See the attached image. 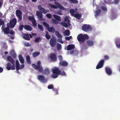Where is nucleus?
<instances>
[{"label": "nucleus", "instance_id": "f8f14e48", "mask_svg": "<svg viewBox=\"0 0 120 120\" xmlns=\"http://www.w3.org/2000/svg\"><path fill=\"white\" fill-rule=\"evenodd\" d=\"M9 28H10V27L7 26V27L5 28L2 30L4 34H9V32L10 30Z\"/></svg>", "mask_w": 120, "mask_h": 120}, {"label": "nucleus", "instance_id": "2f4dec72", "mask_svg": "<svg viewBox=\"0 0 120 120\" xmlns=\"http://www.w3.org/2000/svg\"><path fill=\"white\" fill-rule=\"evenodd\" d=\"M53 16L56 20H57L59 21H61V18L59 16L55 15H54Z\"/></svg>", "mask_w": 120, "mask_h": 120}, {"label": "nucleus", "instance_id": "69168bd1", "mask_svg": "<svg viewBox=\"0 0 120 120\" xmlns=\"http://www.w3.org/2000/svg\"><path fill=\"white\" fill-rule=\"evenodd\" d=\"M56 13L57 14L60 15H62V13L60 11H57L56 12Z\"/></svg>", "mask_w": 120, "mask_h": 120}, {"label": "nucleus", "instance_id": "5fc2aeb1", "mask_svg": "<svg viewBox=\"0 0 120 120\" xmlns=\"http://www.w3.org/2000/svg\"><path fill=\"white\" fill-rule=\"evenodd\" d=\"M101 9L103 11H107V8L105 6H102L101 7Z\"/></svg>", "mask_w": 120, "mask_h": 120}, {"label": "nucleus", "instance_id": "4d7b16f0", "mask_svg": "<svg viewBox=\"0 0 120 120\" xmlns=\"http://www.w3.org/2000/svg\"><path fill=\"white\" fill-rule=\"evenodd\" d=\"M9 34L12 35H13L14 34V32L12 30H9Z\"/></svg>", "mask_w": 120, "mask_h": 120}, {"label": "nucleus", "instance_id": "c03bdc74", "mask_svg": "<svg viewBox=\"0 0 120 120\" xmlns=\"http://www.w3.org/2000/svg\"><path fill=\"white\" fill-rule=\"evenodd\" d=\"M72 3L77 4L78 3V1L77 0H69Z\"/></svg>", "mask_w": 120, "mask_h": 120}, {"label": "nucleus", "instance_id": "72a5a7b5", "mask_svg": "<svg viewBox=\"0 0 120 120\" xmlns=\"http://www.w3.org/2000/svg\"><path fill=\"white\" fill-rule=\"evenodd\" d=\"M48 31L46 32V34L45 35V37L47 39H49L51 38V36L48 34Z\"/></svg>", "mask_w": 120, "mask_h": 120}, {"label": "nucleus", "instance_id": "774afa93", "mask_svg": "<svg viewBox=\"0 0 120 120\" xmlns=\"http://www.w3.org/2000/svg\"><path fill=\"white\" fill-rule=\"evenodd\" d=\"M65 39L67 40H68V41H69L70 39V38H69V37H65Z\"/></svg>", "mask_w": 120, "mask_h": 120}, {"label": "nucleus", "instance_id": "4be33fe9", "mask_svg": "<svg viewBox=\"0 0 120 120\" xmlns=\"http://www.w3.org/2000/svg\"><path fill=\"white\" fill-rule=\"evenodd\" d=\"M42 72L43 74L46 75H49L50 73L49 70L48 68H46L44 70H43Z\"/></svg>", "mask_w": 120, "mask_h": 120}, {"label": "nucleus", "instance_id": "cd10ccee", "mask_svg": "<svg viewBox=\"0 0 120 120\" xmlns=\"http://www.w3.org/2000/svg\"><path fill=\"white\" fill-rule=\"evenodd\" d=\"M40 52H36L32 53V56L34 57H35L39 55Z\"/></svg>", "mask_w": 120, "mask_h": 120}, {"label": "nucleus", "instance_id": "aec40b11", "mask_svg": "<svg viewBox=\"0 0 120 120\" xmlns=\"http://www.w3.org/2000/svg\"><path fill=\"white\" fill-rule=\"evenodd\" d=\"M106 72L109 75H111L112 73V71L111 69L109 67H107L105 68Z\"/></svg>", "mask_w": 120, "mask_h": 120}, {"label": "nucleus", "instance_id": "5701e85b", "mask_svg": "<svg viewBox=\"0 0 120 120\" xmlns=\"http://www.w3.org/2000/svg\"><path fill=\"white\" fill-rule=\"evenodd\" d=\"M59 64L60 65L64 66H67L68 64L67 62L65 61L60 62Z\"/></svg>", "mask_w": 120, "mask_h": 120}, {"label": "nucleus", "instance_id": "13d9d810", "mask_svg": "<svg viewBox=\"0 0 120 120\" xmlns=\"http://www.w3.org/2000/svg\"><path fill=\"white\" fill-rule=\"evenodd\" d=\"M24 45L26 47H29L31 46V45L28 42L25 43Z\"/></svg>", "mask_w": 120, "mask_h": 120}, {"label": "nucleus", "instance_id": "473e14b6", "mask_svg": "<svg viewBox=\"0 0 120 120\" xmlns=\"http://www.w3.org/2000/svg\"><path fill=\"white\" fill-rule=\"evenodd\" d=\"M55 34L58 38H62V36L60 34L58 31H56Z\"/></svg>", "mask_w": 120, "mask_h": 120}, {"label": "nucleus", "instance_id": "ddd939ff", "mask_svg": "<svg viewBox=\"0 0 120 120\" xmlns=\"http://www.w3.org/2000/svg\"><path fill=\"white\" fill-rule=\"evenodd\" d=\"M8 60L12 64H13V67L14 65H15V61L13 59L11 56H8L7 57Z\"/></svg>", "mask_w": 120, "mask_h": 120}, {"label": "nucleus", "instance_id": "39448f33", "mask_svg": "<svg viewBox=\"0 0 120 120\" xmlns=\"http://www.w3.org/2000/svg\"><path fill=\"white\" fill-rule=\"evenodd\" d=\"M82 29L84 31L87 32L91 30L92 29L89 25L85 24L82 26Z\"/></svg>", "mask_w": 120, "mask_h": 120}, {"label": "nucleus", "instance_id": "412c9836", "mask_svg": "<svg viewBox=\"0 0 120 120\" xmlns=\"http://www.w3.org/2000/svg\"><path fill=\"white\" fill-rule=\"evenodd\" d=\"M75 45L73 44H70L68 45L67 46V50L68 51H69L72 49L75 48Z\"/></svg>", "mask_w": 120, "mask_h": 120}, {"label": "nucleus", "instance_id": "1a4fd4ad", "mask_svg": "<svg viewBox=\"0 0 120 120\" xmlns=\"http://www.w3.org/2000/svg\"><path fill=\"white\" fill-rule=\"evenodd\" d=\"M104 60H101L97 66L96 68V69H99L102 68L104 66Z\"/></svg>", "mask_w": 120, "mask_h": 120}, {"label": "nucleus", "instance_id": "2eb2a0df", "mask_svg": "<svg viewBox=\"0 0 120 120\" xmlns=\"http://www.w3.org/2000/svg\"><path fill=\"white\" fill-rule=\"evenodd\" d=\"M38 9L39 10L42 12L44 14H45L47 13V12L41 6L39 5L38 6Z\"/></svg>", "mask_w": 120, "mask_h": 120}, {"label": "nucleus", "instance_id": "de8ad7c7", "mask_svg": "<svg viewBox=\"0 0 120 120\" xmlns=\"http://www.w3.org/2000/svg\"><path fill=\"white\" fill-rule=\"evenodd\" d=\"M52 90L53 91L55 92L56 94L57 95L58 94V91L57 89H55L54 88L52 89Z\"/></svg>", "mask_w": 120, "mask_h": 120}, {"label": "nucleus", "instance_id": "8fccbe9b", "mask_svg": "<svg viewBox=\"0 0 120 120\" xmlns=\"http://www.w3.org/2000/svg\"><path fill=\"white\" fill-rule=\"evenodd\" d=\"M24 26L23 25H21L19 26V30L20 31H22L23 30V28Z\"/></svg>", "mask_w": 120, "mask_h": 120}, {"label": "nucleus", "instance_id": "20e7f679", "mask_svg": "<svg viewBox=\"0 0 120 120\" xmlns=\"http://www.w3.org/2000/svg\"><path fill=\"white\" fill-rule=\"evenodd\" d=\"M17 22L16 19L15 18H13L10 21L9 23H8L7 24V26L11 28H13L15 26Z\"/></svg>", "mask_w": 120, "mask_h": 120}, {"label": "nucleus", "instance_id": "79ce46f5", "mask_svg": "<svg viewBox=\"0 0 120 120\" xmlns=\"http://www.w3.org/2000/svg\"><path fill=\"white\" fill-rule=\"evenodd\" d=\"M41 40V39L40 37L37 38L35 40V42H38L39 41L40 42Z\"/></svg>", "mask_w": 120, "mask_h": 120}, {"label": "nucleus", "instance_id": "e2e57ef3", "mask_svg": "<svg viewBox=\"0 0 120 120\" xmlns=\"http://www.w3.org/2000/svg\"><path fill=\"white\" fill-rule=\"evenodd\" d=\"M24 67V64H22L19 67V69H22Z\"/></svg>", "mask_w": 120, "mask_h": 120}, {"label": "nucleus", "instance_id": "393cba45", "mask_svg": "<svg viewBox=\"0 0 120 120\" xmlns=\"http://www.w3.org/2000/svg\"><path fill=\"white\" fill-rule=\"evenodd\" d=\"M47 30L49 32H52L53 33H54L56 31L55 29L52 26L51 27H49V28H48Z\"/></svg>", "mask_w": 120, "mask_h": 120}, {"label": "nucleus", "instance_id": "052dcab7", "mask_svg": "<svg viewBox=\"0 0 120 120\" xmlns=\"http://www.w3.org/2000/svg\"><path fill=\"white\" fill-rule=\"evenodd\" d=\"M88 47H87V45H83L82 47V48L83 49H87Z\"/></svg>", "mask_w": 120, "mask_h": 120}, {"label": "nucleus", "instance_id": "37998d69", "mask_svg": "<svg viewBox=\"0 0 120 120\" xmlns=\"http://www.w3.org/2000/svg\"><path fill=\"white\" fill-rule=\"evenodd\" d=\"M28 19L29 20L31 21L32 22L35 20L34 17L32 16H29Z\"/></svg>", "mask_w": 120, "mask_h": 120}, {"label": "nucleus", "instance_id": "0eeeda50", "mask_svg": "<svg viewBox=\"0 0 120 120\" xmlns=\"http://www.w3.org/2000/svg\"><path fill=\"white\" fill-rule=\"evenodd\" d=\"M38 79L40 82L44 83L47 82L46 79L45 78V77L42 75H39L37 77Z\"/></svg>", "mask_w": 120, "mask_h": 120}, {"label": "nucleus", "instance_id": "c85d7f7f", "mask_svg": "<svg viewBox=\"0 0 120 120\" xmlns=\"http://www.w3.org/2000/svg\"><path fill=\"white\" fill-rule=\"evenodd\" d=\"M16 14L17 16L22 15V12L20 10H17L16 11Z\"/></svg>", "mask_w": 120, "mask_h": 120}, {"label": "nucleus", "instance_id": "58836bf2", "mask_svg": "<svg viewBox=\"0 0 120 120\" xmlns=\"http://www.w3.org/2000/svg\"><path fill=\"white\" fill-rule=\"evenodd\" d=\"M57 48L58 50H60L61 48V45L60 43H58L57 44Z\"/></svg>", "mask_w": 120, "mask_h": 120}, {"label": "nucleus", "instance_id": "6e6d98bb", "mask_svg": "<svg viewBox=\"0 0 120 120\" xmlns=\"http://www.w3.org/2000/svg\"><path fill=\"white\" fill-rule=\"evenodd\" d=\"M59 59L60 61H61L63 60V57L61 55H59L58 56Z\"/></svg>", "mask_w": 120, "mask_h": 120}, {"label": "nucleus", "instance_id": "ea45409f", "mask_svg": "<svg viewBox=\"0 0 120 120\" xmlns=\"http://www.w3.org/2000/svg\"><path fill=\"white\" fill-rule=\"evenodd\" d=\"M38 26L39 29L41 31H44V29L43 27L40 24L38 25Z\"/></svg>", "mask_w": 120, "mask_h": 120}, {"label": "nucleus", "instance_id": "9b49d317", "mask_svg": "<svg viewBox=\"0 0 120 120\" xmlns=\"http://www.w3.org/2000/svg\"><path fill=\"white\" fill-rule=\"evenodd\" d=\"M36 15L38 16V18L40 21L43 20V15L42 13L40 11H37L36 13Z\"/></svg>", "mask_w": 120, "mask_h": 120}, {"label": "nucleus", "instance_id": "b1692460", "mask_svg": "<svg viewBox=\"0 0 120 120\" xmlns=\"http://www.w3.org/2000/svg\"><path fill=\"white\" fill-rule=\"evenodd\" d=\"M19 58L20 63L22 64H23L24 63V61L22 55H19Z\"/></svg>", "mask_w": 120, "mask_h": 120}, {"label": "nucleus", "instance_id": "4c0bfd02", "mask_svg": "<svg viewBox=\"0 0 120 120\" xmlns=\"http://www.w3.org/2000/svg\"><path fill=\"white\" fill-rule=\"evenodd\" d=\"M49 5L52 8L55 9H56L57 8V7L54 5L52 4H49Z\"/></svg>", "mask_w": 120, "mask_h": 120}, {"label": "nucleus", "instance_id": "7c9ffc66", "mask_svg": "<svg viewBox=\"0 0 120 120\" xmlns=\"http://www.w3.org/2000/svg\"><path fill=\"white\" fill-rule=\"evenodd\" d=\"M26 61L28 64H31L30 57L29 55H27L26 56Z\"/></svg>", "mask_w": 120, "mask_h": 120}, {"label": "nucleus", "instance_id": "3c124183", "mask_svg": "<svg viewBox=\"0 0 120 120\" xmlns=\"http://www.w3.org/2000/svg\"><path fill=\"white\" fill-rule=\"evenodd\" d=\"M109 58V56H108L107 55H105L104 56V59L105 60H108Z\"/></svg>", "mask_w": 120, "mask_h": 120}, {"label": "nucleus", "instance_id": "bb28decb", "mask_svg": "<svg viewBox=\"0 0 120 120\" xmlns=\"http://www.w3.org/2000/svg\"><path fill=\"white\" fill-rule=\"evenodd\" d=\"M15 66L16 70H19V69L20 64L18 60H17L16 61Z\"/></svg>", "mask_w": 120, "mask_h": 120}, {"label": "nucleus", "instance_id": "c9c22d12", "mask_svg": "<svg viewBox=\"0 0 120 120\" xmlns=\"http://www.w3.org/2000/svg\"><path fill=\"white\" fill-rule=\"evenodd\" d=\"M101 10H99L96 11L95 12V16L99 15L101 13Z\"/></svg>", "mask_w": 120, "mask_h": 120}, {"label": "nucleus", "instance_id": "4468645a", "mask_svg": "<svg viewBox=\"0 0 120 120\" xmlns=\"http://www.w3.org/2000/svg\"><path fill=\"white\" fill-rule=\"evenodd\" d=\"M55 4L57 6V7L60 9H62L63 10H66V8H64V7L61 5L60 4L57 2H54Z\"/></svg>", "mask_w": 120, "mask_h": 120}, {"label": "nucleus", "instance_id": "f3484780", "mask_svg": "<svg viewBox=\"0 0 120 120\" xmlns=\"http://www.w3.org/2000/svg\"><path fill=\"white\" fill-rule=\"evenodd\" d=\"M87 45L89 46H92L94 45V41L90 40H89L86 41Z\"/></svg>", "mask_w": 120, "mask_h": 120}, {"label": "nucleus", "instance_id": "f257e3e1", "mask_svg": "<svg viewBox=\"0 0 120 120\" xmlns=\"http://www.w3.org/2000/svg\"><path fill=\"white\" fill-rule=\"evenodd\" d=\"M52 70L53 74L52 75L51 77L53 78H57L59 75L64 76L66 75V73L64 71L61 72V71L58 68L56 67L53 68Z\"/></svg>", "mask_w": 120, "mask_h": 120}, {"label": "nucleus", "instance_id": "f03ea898", "mask_svg": "<svg viewBox=\"0 0 120 120\" xmlns=\"http://www.w3.org/2000/svg\"><path fill=\"white\" fill-rule=\"evenodd\" d=\"M89 38V36L87 34H84L83 35L82 34H79L77 37V39L80 42H83L86 39H88Z\"/></svg>", "mask_w": 120, "mask_h": 120}, {"label": "nucleus", "instance_id": "338daca9", "mask_svg": "<svg viewBox=\"0 0 120 120\" xmlns=\"http://www.w3.org/2000/svg\"><path fill=\"white\" fill-rule=\"evenodd\" d=\"M8 37H10V38L11 39H14V36L15 35H14L13 36H10L9 35H8Z\"/></svg>", "mask_w": 120, "mask_h": 120}, {"label": "nucleus", "instance_id": "603ef678", "mask_svg": "<svg viewBox=\"0 0 120 120\" xmlns=\"http://www.w3.org/2000/svg\"><path fill=\"white\" fill-rule=\"evenodd\" d=\"M57 41L61 43H63V41L62 40V38H60L57 40Z\"/></svg>", "mask_w": 120, "mask_h": 120}, {"label": "nucleus", "instance_id": "0e129e2a", "mask_svg": "<svg viewBox=\"0 0 120 120\" xmlns=\"http://www.w3.org/2000/svg\"><path fill=\"white\" fill-rule=\"evenodd\" d=\"M69 20L67 17H66L64 18V21L65 22H68Z\"/></svg>", "mask_w": 120, "mask_h": 120}, {"label": "nucleus", "instance_id": "09e8293b", "mask_svg": "<svg viewBox=\"0 0 120 120\" xmlns=\"http://www.w3.org/2000/svg\"><path fill=\"white\" fill-rule=\"evenodd\" d=\"M53 86L52 85H49L48 86V88L49 89H53Z\"/></svg>", "mask_w": 120, "mask_h": 120}, {"label": "nucleus", "instance_id": "6ab92c4d", "mask_svg": "<svg viewBox=\"0 0 120 120\" xmlns=\"http://www.w3.org/2000/svg\"><path fill=\"white\" fill-rule=\"evenodd\" d=\"M24 28L26 30L31 31L32 29V28L28 25H25L24 26Z\"/></svg>", "mask_w": 120, "mask_h": 120}, {"label": "nucleus", "instance_id": "a18cd8bd", "mask_svg": "<svg viewBox=\"0 0 120 120\" xmlns=\"http://www.w3.org/2000/svg\"><path fill=\"white\" fill-rule=\"evenodd\" d=\"M52 23L55 24H57L59 23L55 19H52Z\"/></svg>", "mask_w": 120, "mask_h": 120}, {"label": "nucleus", "instance_id": "a878e982", "mask_svg": "<svg viewBox=\"0 0 120 120\" xmlns=\"http://www.w3.org/2000/svg\"><path fill=\"white\" fill-rule=\"evenodd\" d=\"M10 54L11 56L14 58H15L16 57V55L15 52V51L14 49L12 50L10 52Z\"/></svg>", "mask_w": 120, "mask_h": 120}, {"label": "nucleus", "instance_id": "49530a36", "mask_svg": "<svg viewBox=\"0 0 120 120\" xmlns=\"http://www.w3.org/2000/svg\"><path fill=\"white\" fill-rule=\"evenodd\" d=\"M32 24L35 27H36L37 26V24L36 22V21L35 20H33V21L32 22Z\"/></svg>", "mask_w": 120, "mask_h": 120}, {"label": "nucleus", "instance_id": "6e6552de", "mask_svg": "<svg viewBox=\"0 0 120 120\" xmlns=\"http://www.w3.org/2000/svg\"><path fill=\"white\" fill-rule=\"evenodd\" d=\"M6 68L9 70L11 69L12 70H14L15 69V65H14L13 67V64H12V65L11 66L10 63H8L6 64Z\"/></svg>", "mask_w": 120, "mask_h": 120}, {"label": "nucleus", "instance_id": "423d86ee", "mask_svg": "<svg viewBox=\"0 0 120 120\" xmlns=\"http://www.w3.org/2000/svg\"><path fill=\"white\" fill-rule=\"evenodd\" d=\"M56 40L55 38H51L49 41V43L51 46L52 47L55 46L56 44Z\"/></svg>", "mask_w": 120, "mask_h": 120}, {"label": "nucleus", "instance_id": "c756f323", "mask_svg": "<svg viewBox=\"0 0 120 120\" xmlns=\"http://www.w3.org/2000/svg\"><path fill=\"white\" fill-rule=\"evenodd\" d=\"M81 16L82 15L80 14L77 13L75 14L73 16L74 17L78 19H80Z\"/></svg>", "mask_w": 120, "mask_h": 120}, {"label": "nucleus", "instance_id": "9d476101", "mask_svg": "<svg viewBox=\"0 0 120 120\" xmlns=\"http://www.w3.org/2000/svg\"><path fill=\"white\" fill-rule=\"evenodd\" d=\"M50 58L52 62H56L57 60V56L55 53H53L51 54Z\"/></svg>", "mask_w": 120, "mask_h": 120}, {"label": "nucleus", "instance_id": "e433bc0d", "mask_svg": "<svg viewBox=\"0 0 120 120\" xmlns=\"http://www.w3.org/2000/svg\"><path fill=\"white\" fill-rule=\"evenodd\" d=\"M64 33L65 35L67 36H69L70 34V31L68 30H66L65 31Z\"/></svg>", "mask_w": 120, "mask_h": 120}, {"label": "nucleus", "instance_id": "bf43d9fd", "mask_svg": "<svg viewBox=\"0 0 120 120\" xmlns=\"http://www.w3.org/2000/svg\"><path fill=\"white\" fill-rule=\"evenodd\" d=\"M4 22L2 20L0 19V26L1 25L4 24Z\"/></svg>", "mask_w": 120, "mask_h": 120}, {"label": "nucleus", "instance_id": "680f3d73", "mask_svg": "<svg viewBox=\"0 0 120 120\" xmlns=\"http://www.w3.org/2000/svg\"><path fill=\"white\" fill-rule=\"evenodd\" d=\"M18 19V20H21L22 19V15L17 16Z\"/></svg>", "mask_w": 120, "mask_h": 120}, {"label": "nucleus", "instance_id": "dca6fc26", "mask_svg": "<svg viewBox=\"0 0 120 120\" xmlns=\"http://www.w3.org/2000/svg\"><path fill=\"white\" fill-rule=\"evenodd\" d=\"M22 37L23 38L26 40L29 41L30 40L29 36V34L28 33L23 34H22Z\"/></svg>", "mask_w": 120, "mask_h": 120}, {"label": "nucleus", "instance_id": "a211bd4d", "mask_svg": "<svg viewBox=\"0 0 120 120\" xmlns=\"http://www.w3.org/2000/svg\"><path fill=\"white\" fill-rule=\"evenodd\" d=\"M70 20H69L66 23L64 22L61 23V24L62 26H64L66 28L68 27V26H70Z\"/></svg>", "mask_w": 120, "mask_h": 120}, {"label": "nucleus", "instance_id": "f704fd0d", "mask_svg": "<svg viewBox=\"0 0 120 120\" xmlns=\"http://www.w3.org/2000/svg\"><path fill=\"white\" fill-rule=\"evenodd\" d=\"M75 11L74 9H70V12L71 15V16H73L75 14L74 13L75 12Z\"/></svg>", "mask_w": 120, "mask_h": 120}, {"label": "nucleus", "instance_id": "7ed1b4c3", "mask_svg": "<svg viewBox=\"0 0 120 120\" xmlns=\"http://www.w3.org/2000/svg\"><path fill=\"white\" fill-rule=\"evenodd\" d=\"M32 67L36 70H38L39 72H41L43 70V68L42 66L41 65V62L38 61L36 65L35 64H32Z\"/></svg>", "mask_w": 120, "mask_h": 120}, {"label": "nucleus", "instance_id": "a19ab883", "mask_svg": "<svg viewBox=\"0 0 120 120\" xmlns=\"http://www.w3.org/2000/svg\"><path fill=\"white\" fill-rule=\"evenodd\" d=\"M43 25L46 27L47 29H48V28L49 27V24L45 22H43Z\"/></svg>", "mask_w": 120, "mask_h": 120}, {"label": "nucleus", "instance_id": "864d4df0", "mask_svg": "<svg viewBox=\"0 0 120 120\" xmlns=\"http://www.w3.org/2000/svg\"><path fill=\"white\" fill-rule=\"evenodd\" d=\"M46 17L50 19L51 17V15L50 13H48L46 15Z\"/></svg>", "mask_w": 120, "mask_h": 120}]
</instances>
